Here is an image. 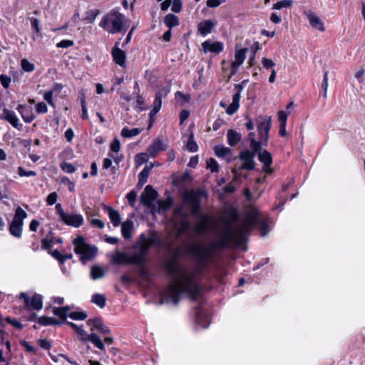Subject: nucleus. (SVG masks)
<instances>
[{
	"label": "nucleus",
	"mask_w": 365,
	"mask_h": 365,
	"mask_svg": "<svg viewBox=\"0 0 365 365\" xmlns=\"http://www.w3.org/2000/svg\"><path fill=\"white\" fill-rule=\"evenodd\" d=\"M259 211L253 208L244 222L235 228L226 227L219 240L210 246L205 247L202 243L193 242L187 248L188 253L197 262V267L190 271L180 267L174 259L165 264L168 272L173 278V282L168 287L162 298L161 304L172 303L176 305L182 294H187L193 300L200 292L198 285L200 269L210 259L215 249L223 248L230 245H240L244 243L250 231L258 223Z\"/></svg>",
	"instance_id": "1"
},
{
	"label": "nucleus",
	"mask_w": 365,
	"mask_h": 365,
	"mask_svg": "<svg viewBox=\"0 0 365 365\" xmlns=\"http://www.w3.org/2000/svg\"><path fill=\"white\" fill-rule=\"evenodd\" d=\"M271 128V117H259L257 120V131L259 137V141L255 138V133H250L248 138L250 140V148L255 152L261 150L262 145H266L269 139V132Z\"/></svg>",
	"instance_id": "2"
},
{
	"label": "nucleus",
	"mask_w": 365,
	"mask_h": 365,
	"mask_svg": "<svg viewBox=\"0 0 365 365\" xmlns=\"http://www.w3.org/2000/svg\"><path fill=\"white\" fill-rule=\"evenodd\" d=\"M127 21L123 14L112 10L103 16L99 26L108 33L114 34L123 31Z\"/></svg>",
	"instance_id": "3"
},
{
	"label": "nucleus",
	"mask_w": 365,
	"mask_h": 365,
	"mask_svg": "<svg viewBox=\"0 0 365 365\" xmlns=\"http://www.w3.org/2000/svg\"><path fill=\"white\" fill-rule=\"evenodd\" d=\"M73 243L75 247L74 251L76 253L81 255L82 260L91 259L97 253V249L95 247H90L86 244L82 237H78L74 239Z\"/></svg>",
	"instance_id": "4"
},
{
	"label": "nucleus",
	"mask_w": 365,
	"mask_h": 365,
	"mask_svg": "<svg viewBox=\"0 0 365 365\" xmlns=\"http://www.w3.org/2000/svg\"><path fill=\"white\" fill-rule=\"evenodd\" d=\"M204 194L202 190H190L184 195V200L190 205L191 214L194 216L200 213V200Z\"/></svg>",
	"instance_id": "5"
},
{
	"label": "nucleus",
	"mask_w": 365,
	"mask_h": 365,
	"mask_svg": "<svg viewBox=\"0 0 365 365\" xmlns=\"http://www.w3.org/2000/svg\"><path fill=\"white\" fill-rule=\"evenodd\" d=\"M27 217L26 212L21 207L16 209L13 221L9 227L10 233L16 237H21L22 232L23 220Z\"/></svg>",
	"instance_id": "6"
},
{
	"label": "nucleus",
	"mask_w": 365,
	"mask_h": 365,
	"mask_svg": "<svg viewBox=\"0 0 365 365\" xmlns=\"http://www.w3.org/2000/svg\"><path fill=\"white\" fill-rule=\"evenodd\" d=\"M157 237L152 234L149 237H145L143 235L140 237V250L135 253L140 257V263L143 264L145 259L148 250L156 242Z\"/></svg>",
	"instance_id": "7"
},
{
	"label": "nucleus",
	"mask_w": 365,
	"mask_h": 365,
	"mask_svg": "<svg viewBox=\"0 0 365 365\" xmlns=\"http://www.w3.org/2000/svg\"><path fill=\"white\" fill-rule=\"evenodd\" d=\"M78 334V339L82 341H89L92 342L97 348L101 350L105 349V346L100 337L94 332L88 334L82 327L78 328L76 331Z\"/></svg>",
	"instance_id": "8"
},
{
	"label": "nucleus",
	"mask_w": 365,
	"mask_h": 365,
	"mask_svg": "<svg viewBox=\"0 0 365 365\" xmlns=\"http://www.w3.org/2000/svg\"><path fill=\"white\" fill-rule=\"evenodd\" d=\"M19 297L24 299L26 308L29 310H40L43 307L42 297L40 294H35L30 298L26 293L21 292Z\"/></svg>",
	"instance_id": "9"
},
{
	"label": "nucleus",
	"mask_w": 365,
	"mask_h": 365,
	"mask_svg": "<svg viewBox=\"0 0 365 365\" xmlns=\"http://www.w3.org/2000/svg\"><path fill=\"white\" fill-rule=\"evenodd\" d=\"M140 257L133 253L131 256H128L125 252L116 251L113 255V261L118 264H134L140 265Z\"/></svg>",
	"instance_id": "10"
},
{
	"label": "nucleus",
	"mask_w": 365,
	"mask_h": 365,
	"mask_svg": "<svg viewBox=\"0 0 365 365\" xmlns=\"http://www.w3.org/2000/svg\"><path fill=\"white\" fill-rule=\"evenodd\" d=\"M257 153L253 150H246L240 153L239 158L243 162V164L240 166L241 170H252L255 169V162L254 159Z\"/></svg>",
	"instance_id": "11"
},
{
	"label": "nucleus",
	"mask_w": 365,
	"mask_h": 365,
	"mask_svg": "<svg viewBox=\"0 0 365 365\" xmlns=\"http://www.w3.org/2000/svg\"><path fill=\"white\" fill-rule=\"evenodd\" d=\"M158 192L151 185H147L144 192L140 195V200L142 204L148 207H152L153 202L156 200Z\"/></svg>",
	"instance_id": "12"
},
{
	"label": "nucleus",
	"mask_w": 365,
	"mask_h": 365,
	"mask_svg": "<svg viewBox=\"0 0 365 365\" xmlns=\"http://www.w3.org/2000/svg\"><path fill=\"white\" fill-rule=\"evenodd\" d=\"M258 159L263 164L262 171L267 174H272L274 169L271 168L272 164V156L271 153L267 150L258 151Z\"/></svg>",
	"instance_id": "13"
},
{
	"label": "nucleus",
	"mask_w": 365,
	"mask_h": 365,
	"mask_svg": "<svg viewBox=\"0 0 365 365\" xmlns=\"http://www.w3.org/2000/svg\"><path fill=\"white\" fill-rule=\"evenodd\" d=\"M61 220L66 225L74 227H79L84 222L83 216L76 213H66Z\"/></svg>",
	"instance_id": "14"
},
{
	"label": "nucleus",
	"mask_w": 365,
	"mask_h": 365,
	"mask_svg": "<svg viewBox=\"0 0 365 365\" xmlns=\"http://www.w3.org/2000/svg\"><path fill=\"white\" fill-rule=\"evenodd\" d=\"M120 41V39L115 42V46L112 49L111 54L115 63L121 67H124L126 56L125 53L119 48Z\"/></svg>",
	"instance_id": "15"
},
{
	"label": "nucleus",
	"mask_w": 365,
	"mask_h": 365,
	"mask_svg": "<svg viewBox=\"0 0 365 365\" xmlns=\"http://www.w3.org/2000/svg\"><path fill=\"white\" fill-rule=\"evenodd\" d=\"M304 15L307 16L312 28L319 31H324L325 30L323 21L316 14L311 11H306L304 12Z\"/></svg>",
	"instance_id": "16"
},
{
	"label": "nucleus",
	"mask_w": 365,
	"mask_h": 365,
	"mask_svg": "<svg viewBox=\"0 0 365 365\" xmlns=\"http://www.w3.org/2000/svg\"><path fill=\"white\" fill-rule=\"evenodd\" d=\"M247 48L236 49L235 54V61L232 63V73L234 74L240 66L242 64L245 58Z\"/></svg>",
	"instance_id": "17"
},
{
	"label": "nucleus",
	"mask_w": 365,
	"mask_h": 365,
	"mask_svg": "<svg viewBox=\"0 0 365 365\" xmlns=\"http://www.w3.org/2000/svg\"><path fill=\"white\" fill-rule=\"evenodd\" d=\"M87 324L91 327L92 332H93L94 330H97L102 334H108L110 332V329L104 325L102 320L99 318L88 319Z\"/></svg>",
	"instance_id": "18"
},
{
	"label": "nucleus",
	"mask_w": 365,
	"mask_h": 365,
	"mask_svg": "<svg viewBox=\"0 0 365 365\" xmlns=\"http://www.w3.org/2000/svg\"><path fill=\"white\" fill-rule=\"evenodd\" d=\"M223 43L219 41H206L202 43V48L205 53L213 52L218 53L223 50Z\"/></svg>",
	"instance_id": "19"
},
{
	"label": "nucleus",
	"mask_w": 365,
	"mask_h": 365,
	"mask_svg": "<svg viewBox=\"0 0 365 365\" xmlns=\"http://www.w3.org/2000/svg\"><path fill=\"white\" fill-rule=\"evenodd\" d=\"M236 88H239V91L234 94L232 97V102L226 110V112L228 115L234 114L238 110L240 106V100L241 96L240 92L242 87L240 85H236Z\"/></svg>",
	"instance_id": "20"
},
{
	"label": "nucleus",
	"mask_w": 365,
	"mask_h": 365,
	"mask_svg": "<svg viewBox=\"0 0 365 365\" xmlns=\"http://www.w3.org/2000/svg\"><path fill=\"white\" fill-rule=\"evenodd\" d=\"M163 150H165V148L162 140L157 138L148 146L147 153L151 158H155L160 151Z\"/></svg>",
	"instance_id": "21"
},
{
	"label": "nucleus",
	"mask_w": 365,
	"mask_h": 365,
	"mask_svg": "<svg viewBox=\"0 0 365 365\" xmlns=\"http://www.w3.org/2000/svg\"><path fill=\"white\" fill-rule=\"evenodd\" d=\"M1 119H4L11 123L14 128L19 126V119L15 113L7 108L3 110V113L0 115Z\"/></svg>",
	"instance_id": "22"
},
{
	"label": "nucleus",
	"mask_w": 365,
	"mask_h": 365,
	"mask_svg": "<svg viewBox=\"0 0 365 365\" xmlns=\"http://www.w3.org/2000/svg\"><path fill=\"white\" fill-rule=\"evenodd\" d=\"M17 110L26 123H31L34 119L33 110L31 107L19 105L17 108Z\"/></svg>",
	"instance_id": "23"
},
{
	"label": "nucleus",
	"mask_w": 365,
	"mask_h": 365,
	"mask_svg": "<svg viewBox=\"0 0 365 365\" xmlns=\"http://www.w3.org/2000/svg\"><path fill=\"white\" fill-rule=\"evenodd\" d=\"M134 224L130 220H127L121 225V232L124 238L130 239L132 236L131 233L133 230Z\"/></svg>",
	"instance_id": "24"
},
{
	"label": "nucleus",
	"mask_w": 365,
	"mask_h": 365,
	"mask_svg": "<svg viewBox=\"0 0 365 365\" xmlns=\"http://www.w3.org/2000/svg\"><path fill=\"white\" fill-rule=\"evenodd\" d=\"M106 273V269L99 265H93L91 269V277L93 280L102 279Z\"/></svg>",
	"instance_id": "25"
},
{
	"label": "nucleus",
	"mask_w": 365,
	"mask_h": 365,
	"mask_svg": "<svg viewBox=\"0 0 365 365\" xmlns=\"http://www.w3.org/2000/svg\"><path fill=\"white\" fill-rule=\"evenodd\" d=\"M214 25L212 21L205 20L198 24V31L202 35L206 36L211 32Z\"/></svg>",
	"instance_id": "26"
},
{
	"label": "nucleus",
	"mask_w": 365,
	"mask_h": 365,
	"mask_svg": "<svg viewBox=\"0 0 365 365\" xmlns=\"http://www.w3.org/2000/svg\"><path fill=\"white\" fill-rule=\"evenodd\" d=\"M278 119L280 123L279 125V134L282 136H285L287 134L286 131V123L287 119V113L284 110H280L278 112Z\"/></svg>",
	"instance_id": "27"
},
{
	"label": "nucleus",
	"mask_w": 365,
	"mask_h": 365,
	"mask_svg": "<svg viewBox=\"0 0 365 365\" xmlns=\"http://www.w3.org/2000/svg\"><path fill=\"white\" fill-rule=\"evenodd\" d=\"M227 140L230 146H235L241 140V135L237 131L229 130L227 132Z\"/></svg>",
	"instance_id": "28"
},
{
	"label": "nucleus",
	"mask_w": 365,
	"mask_h": 365,
	"mask_svg": "<svg viewBox=\"0 0 365 365\" xmlns=\"http://www.w3.org/2000/svg\"><path fill=\"white\" fill-rule=\"evenodd\" d=\"M172 205L171 199L168 198L165 200H158V207H153V212H158V213L165 212L168 210Z\"/></svg>",
	"instance_id": "29"
},
{
	"label": "nucleus",
	"mask_w": 365,
	"mask_h": 365,
	"mask_svg": "<svg viewBox=\"0 0 365 365\" xmlns=\"http://www.w3.org/2000/svg\"><path fill=\"white\" fill-rule=\"evenodd\" d=\"M106 209L108 211V216L113 226H118L120 222V215L118 212L109 207H106Z\"/></svg>",
	"instance_id": "30"
},
{
	"label": "nucleus",
	"mask_w": 365,
	"mask_h": 365,
	"mask_svg": "<svg viewBox=\"0 0 365 365\" xmlns=\"http://www.w3.org/2000/svg\"><path fill=\"white\" fill-rule=\"evenodd\" d=\"M164 23L165 25L169 27L170 29L176 26L179 24V20L178 18L172 14H169L165 16L164 19Z\"/></svg>",
	"instance_id": "31"
},
{
	"label": "nucleus",
	"mask_w": 365,
	"mask_h": 365,
	"mask_svg": "<svg viewBox=\"0 0 365 365\" xmlns=\"http://www.w3.org/2000/svg\"><path fill=\"white\" fill-rule=\"evenodd\" d=\"M152 168H153V165H150V166L147 165L140 173V174L138 175V178H139L138 184H140V185H143L146 182Z\"/></svg>",
	"instance_id": "32"
},
{
	"label": "nucleus",
	"mask_w": 365,
	"mask_h": 365,
	"mask_svg": "<svg viewBox=\"0 0 365 365\" xmlns=\"http://www.w3.org/2000/svg\"><path fill=\"white\" fill-rule=\"evenodd\" d=\"M208 227V220L206 217H202V219L198 222L195 226V231L197 234H202L204 233Z\"/></svg>",
	"instance_id": "33"
},
{
	"label": "nucleus",
	"mask_w": 365,
	"mask_h": 365,
	"mask_svg": "<svg viewBox=\"0 0 365 365\" xmlns=\"http://www.w3.org/2000/svg\"><path fill=\"white\" fill-rule=\"evenodd\" d=\"M215 153L218 157H226L231 155L232 150L230 148L223 145H216L214 148Z\"/></svg>",
	"instance_id": "34"
},
{
	"label": "nucleus",
	"mask_w": 365,
	"mask_h": 365,
	"mask_svg": "<svg viewBox=\"0 0 365 365\" xmlns=\"http://www.w3.org/2000/svg\"><path fill=\"white\" fill-rule=\"evenodd\" d=\"M106 298L103 294H95L92 296L91 302L98 306L100 308H103L106 306Z\"/></svg>",
	"instance_id": "35"
},
{
	"label": "nucleus",
	"mask_w": 365,
	"mask_h": 365,
	"mask_svg": "<svg viewBox=\"0 0 365 365\" xmlns=\"http://www.w3.org/2000/svg\"><path fill=\"white\" fill-rule=\"evenodd\" d=\"M69 311L70 307L68 306H65L62 307L53 308V312L56 316L65 319L67 317Z\"/></svg>",
	"instance_id": "36"
},
{
	"label": "nucleus",
	"mask_w": 365,
	"mask_h": 365,
	"mask_svg": "<svg viewBox=\"0 0 365 365\" xmlns=\"http://www.w3.org/2000/svg\"><path fill=\"white\" fill-rule=\"evenodd\" d=\"M140 133L139 128L129 129L128 128H123L121 130V135L123 138H131L138 135Z\"/></svg>",
	"instance_id": "37"
},
{
	"label": "nucleus",
	"mask_w": 365,
	"mask_h": 365,
	"mask_svg": "<svg viewBox=\"0 0 365 365\" xmlns=\"http://www.w3.org/2000/svg\"><path fill=\"white\" fill-rule=\"evenodd\" d=\"M161 106L162 100L155 97L153 103V109L150 112V118H153L160 111Z\"/></svg>",
	"instance_id": "38"
},
{
	"label": "nucleus",
	"mask_w": 365,
	"mask_h": 365,
	"mask_svg": "<svg viewBox=\"0 0 365 365\" xmlns=\"http://www.w3.org/2000/svg\"><path fill=\"white\" fill-rule=\"evenodd\" d=\"M38 322L43 326L58 324V322L55 319L48 317H41L38 319Z\"/></svg>",
	"instance_id": "39"
},
{
	"label": "nucleus",
	"mask_w": 365,
	"mask_h": 365,
	"mask_svg": "<svg viewBox=\"0 0 365 365\" xmlns=\"http://www.w3.org/2000/svg\"><path fill=\"white\" fill-rule=\"evenodd\" d=\"M186 146L187 149L190 152L193 153L197 150V145L194 140V135L192 133L190 135Z\"/></svg>",
	"instance_id": "40"
},
{
	"label": "nucleus",
	"mask_w": 365,
	"mask_h": 365,
	"mask_svg": "<svg viewBox=\"0 0 365 365\" xmlns=\"http://www.w3.org/2000/svg\"><path fill=\"white\" fill-rule=\"evenodd\" d=\"M21 66L22 69L26 72H31L35 69V66L32 63L29 62L27 59L24 58L21 61Z\"/></svg>",
	"instance_id": "41"
},
{
	"label": "nucleus",
	"mask_w": 365,
	"mask_h": 365,
	"mask_svg": "<svg viewBox=\"0 0 365 365\" xmlns=\"http://www.w3.org/2000/svg\"><path fill=\"white\" fill-rule=\"evenodd\" d=\"M292 4V0H282L273 5V9H281L282 8L290 7Z\"/></svg>",
	"instance_id": "42"
},
{
	"label": "nucleus",
	"mask_w": 365,
	"mask_h": 365,
	"mask_svg": "<svg viewBox=\"0 0 365 365\" xmlns=\"http://www.w3.org/2000/svg\"><path fill=\"white\" fill-rule=\"evenodd\" d=\"M69 317L73 320H83L87 318V314L84 312H73L69 314Z\"/></svg>",
	"instance_id": "43"
},
{
	"label": "nucleus",
	"mask_w": 365,
	"mask_h": 365,
	"mask_svg": "<svg viewBox=\"0 0 365 365\" xmlns=\"http://www.w3.org/2000/svg\"><path fill=\"white\" fill-rule=\"evenodd\" d=\"M207 167L212 173L217 172L219 165L214 158H210L207 160Z\"/></svg>",
	"instance_id": "44"
},
{
	"label": "nucleus",
	"mask_w": 365,
	"mask_h": 365,
	"mask_svg": "<svg viewBox=\"0 0 365 365\" xmlns=\"http://www.w3.org/2000/svg\"><path fill=\"white\" fill-rule=\"evenodd\" d=\"M148 161V157L147 153H140L138 154L135 157V162L138 166L145 163Z\"/></svg>",
	"instance_id": "45"
},
{
	"label": "nucleus",
	"mask_w": 365,
	"mask_h": 365,
	"mask_svg": "<svg viewBox=\"0 0 365 365\" xmlns=\"http://www.w3.org/2000/svg\"><path fill=\"white\" fill-rule=\"evenodd\" d=\"M175 98L178 101H179L182 105L189 102L190 97L188 95H185L181 92H177L175 93Z\"/></svg>",
	"instance_id": "46"
},
{
	"label": "nucleus",
	"mask_w": 365,
	"mask_h": 365,
	"mask_svg": "<svg viewBox=\"0 0 365 365\" xmlns=\"http://www.w3.org/2000/svg\"><path fill=\"white\" fill-rule=\"evenodd\" d=\"M191 227V224L186 218L183 219L180 223V225L178 228L179 232L182 233L188 230H190Z\"/></svg>",
	"instance_id": "47"
},
{
	"label": "nucleus",
	"mask_w": 365,
	"mask_h": 365,
	"mask_svg": "<svg viewBox=\"0 0 365 365\" xmlns=\"http://www.w3.org/2000/svg\"><path fill=\"white\" fill-rule=\"evenodd\" d=\"M18 173L21 177H31V176H36V173L33 170L27 171L24 170L22 167L18 168Z\"/></svg>",
	"instance_id": "48"
},
{
	"label": "nucleus",
	"mask_w": 365,
	"mask_h": 365,
	"mask_svg": "<svg viewBox=\"0 0 365 365\" xmlns=\"http://www.w3.org/2000/svg\"><path fill=\"white\" fill-rule=\"evenodd\" d=\"M61 169L67 173H73L76 171V168L73 165L69 163L64 162L61 165Z\"/></svg>",
	"instance_id": "49"
},
{
	"label": "nucleus",
	"mask_w": 365,
	"mask_h": 365,
	"mask_svg": "<svg viewBox=\"0 0 365 365\" xmlns=\"http://www.w3.org/2000/svg\"><path fill=\"white\" fill-rule=\"evenodd\" d=\"M170 88L168 87H163L161 88L155 94V97H158L160 99L162 100L163 98H165L167 96L168 93L170 92Z\"/></svg>",
	"instance_id": "50"
},
{
	"label": "nucleus",
	"mask_w": 365,
	"mask_h": 365,
	"mask_svg": "<svg viewBox=\"0 0 365 365\" xmlns=\"http://www.w3.org/2000/svg\"><path fill=\"white\" fill-rule=\"evenodd\" d=\"M136 197H137V193L134 190H132L127 194L126 198L128 199L129 204L131 206H134L135 200H136Z\"/></svg>",
	"instance_id": "51"
},
{
	"label": "nucleus",
	"mask_w": 365,
	"mask_h": 365,
	"mask_svg": "<svg viewBox=\"0 0 365 365\" xmlns=\"http://www.w3.org/2000/svg\"><path fill=\"white\" fill-rule=\"evenodd\" d=\"M262 63L263 67L266 69L272 68L275 66V63L272 60L267 58H262Z\"/></svg>",
	"instance_id": "52"
},
{
	"label": "nucleus",
	"mask_w": 365,
	"mask_h": 365,
	"mask_svg": "<svg viewBox=\"0 0 365 365\" xmlns=\"http://www.w3.org/2000/svg\"><path fill=\"white\" fill-rule=\"evenodd\" d=\"M182 9L181 0H173L172 5V11L175 13H179Z\"/></svg>",
	"instance_id": "53"
},
{
	"label": "nucleus",
	"mask_w": 365,
	"mask_h": 365,
	"mask_svg": "<svg viewBox=\"0 0 365 365\" xmlns=\"http://www.w3.org/2000/svg\"><path fill=\"white\" fill-rule=\"evenodd\" d=\"M58 195L56 192L50 193L47 197V203L50 205L55 204L57 201Z\"/></svg>",
	"instance_id": "54"
},
{
	"label": "nucleus",
	"mask_w": 365,
	"mask_h": 365,
	"mask_svg": "<svg viewBox=\"0 0 365 365\" xmlns=\"http://www.w3.org/2000/svg\"><path fill=\"white\" fill-rule=\"evenodd\" d=\"M81 108H82V115L81 117L83 119H86L88 118L87 108L86 105V99L85 97L83 96L81 99Z\"/></svg>",
	"instance_id": "55"
},
{
	"label": "nucleus",
	"mask_w": 365,
	"mask_h": 365,
	"mask_svg": "<svg viewBox=\"0 0 365 365\" xmlns=\"http://www.w3.org/2000/svg\"><path fill=\"white\" fill-rule=\"evenodd\" d=\"M53 91H47L43 95V99L51 106H53Z\"/></svg>",
	"instance_id": "56"
},
{
	"label": "nucleus",
	"mask_w": 365,
	"mask_h": 365,
	"mask_svg": "<svg viewBox=\"0 0 365 365\" xmlns=\"http://www.w3.org/2000/svg\"><path fill=\"white\" fill-rule=\"evenodd\" d=\"M36 111L38 113H46L47 110H48V108H47V106L46 105L45 103L43 102H41V103H38L36 106Z\"/></svg>",
	"instance_id": "57"
},
{
	"label": "nucleus",
	"mask_w": 365,
	"mask_h": 365,
	"mask_svg": "<svg viewBox=\"0 0 365 365\" xmlns=\"http://www.w3.org/2000/svg\"><path fill=\"white\" fill-rule=\"evenodd\" d=\"M120 149V143L118 139H115L110 145V150L118 153Z\"/></svg>",
	"instance_id": "58"
},
{
	"label": "nucleus",
	"mask_w": 365,
	"mask_h": 365,
	"mask_svg": "<svg viewBox=\"0 0 365 365\" xmlns=\"http://www.w3.org/2000/svg\"><path fill=\"white\" fill-rule=\"evenodd\" d=\"M31 26L35 29L36 32L39 34L41 30L39 21L36 18H33L31 19Z\"/></svg>",
	"instance_id": "59"
},
{
	"label": "nucleus",
	"mask_w": 365,
	"mask_h": 365,
	"mask_svg": "<svg viewBox=\"0 0 365 365\" xmlns=\"http://www.w3.org/2000/svg\"><path fill=\"white\" fill-rule=\"evenodd\" d=\"M73 45V42L71 40H62L57 43L58 48H68Z\"/></svg>",
	"instance_id": "60"
},
{
	"label": "nucleus",
	"mask_w": 365,
	"mask_h": 365,
	"mask_svg": "<svg viewBox=\"0 0 365 365\" xmlns=\"http://www.w3.org/2000/svg\"><path fill=\"white\" fill-rule=\"evenodd\" d=\"M90 222L93 226L100 229H103L105 227V223L99 219H92Z\"/></svg>",
	"instance_id": "61"
},
{
	"label": "nucleus",
	"mask_w": 365,
	"mask_h": 365,
	"mask_svg": "<svg viewBox=\"0 0 365 365\" xmlns=\"http://www.w3.org/2000/svg\"><path fill=\"white\" fill-rule=\"evenodd\" d=\"M0 81H1V83L2 84V86L6 88L9 87V83L11 82V78L6 76H4V75H1L0 76Z\"/></svg>",
	"instance_id": "62"
},
{
	"label": "nucleus",
	"mask_w": 365,
	"mask_h": 365,
	"mask_svg": "<svg viewBox=\"0 0 365 365\" xmlns=\"http://www.w3.org/2000/svg\"><path fill=\"white\" fill-rule=\"evenodd\" d=\"M204 318H207V316L206 314H205L204 313H200L197 315V322L200 324L201 327H204V328H206L208 327L209 325V322L207 323V324H203L202 322H201V320Z\"/></svg>",
	"instance_id": "63"
},
{
	"label": "nucleus",
	"mask_w": 365,
	"mask_h": 365,
	"mask_svg": "<svg viewBox=\"0 0 365 365\" xmlns=\"http://www.w3.org/2000/svg\"><path fill=\"white\" fill-rule=\"evenodd\" d=\"M260 230L262 232V235L265 236L268 232V222L265 220L262 221L260 223Z\"/></svg>",
	"instance_id": "64"
}]
</instances>
